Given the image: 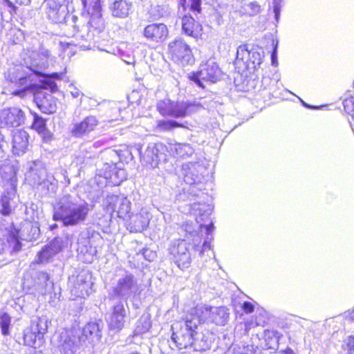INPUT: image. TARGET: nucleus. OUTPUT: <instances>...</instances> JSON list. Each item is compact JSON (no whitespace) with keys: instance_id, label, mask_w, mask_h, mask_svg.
I'll return each instance as SVG.
<instances>
[{"instance_id":"nucleus-61","label":"nucleus","mask_w":354,"mask_h":354,"mask_svg":"<svg viewBox=\"0 0 354 354\" xmlns=\"http://www.w3.org/2000/svg\"><path fill=\"white\" fill-rule=\"evenodd\" d=\"M21 249V243L17 240L15 243V245L14 246V250L15 251H19Z\"/></svg>"},{"instance_id":"nucleus-53","label":"nucleus","mask_w":354,"mask_h":354,"mask_svg":"<svg viewBox=\"0 0 354 354\" xmlns=\"http://www.w3.org/2000/svg\"><path fill=\"white\" fill-rule=\"evenodd\" d=\"M69 87L71 88V94L74 98L78 97L80 95H84L79 89L73 86L72 84L70 85Z\"/></svg>"},{"instance_id":"nucleus-41","label":"nucleus","mask_w":354,"mask_h":354,"mask_svg":"<svg viewBox=\"0 0 354 354\" xmlns=\"http://www.w3.org/2000/svg\"><path fill=\"white\" fill-rule=\"evenodd\" d=\"M115 169V163H104L101 169H98V174L103 176L106 179H109L111 177V174L113 170Z\"/></svg>"},{"instance_id":"nucleus-56","label":"nucleus","mask_w":354,"mask_h":354,"mask_svg":"<svg viewBox=\"0 0 354 354\" xmlns=\"http://www.w3.org/2000/svg\"><path fill=\"white\" fill-rule=\"evenodd\" d=\"M85 257L84 258L83 261L84 262L91 263L93 261V256L90 253L88 254H84Z\"/></svg>"},{"instance_id":"nucleus-22","label":"nucleus","mask_w":354,"mask_h":354,"mask_svg":"<svg viewBox=\"0 0 354 354\" xmlns=\"http://www.w3.org/2000/svg\"><path fill=\"white\" fill-rule=\"evenodd\" d=\"M202 106L196 101L172 102L170 117L183 118L192 113L196 112Z\"/></svg>"},{"instance_id":"nucleus-38","label":"nucleus","mask_w":354,"mask_h":354,"mask_svg":"<svg viewBox=\"0 0 354 354\" xmlns=\"http://www.w3.org/2000/svg\"><path fill=\"white\" fill-rule=\"evenodd\" d=\"M127 174L124 169L118 168L115 169L111 174L110 181L115 185H119L122 181L126 180Z\"/></svg>"},{"instance_id":"nucleus-60","label":"nucleus","mask_w":354,"mask_h":354,"mask_svg":"<svg viewBox=\"0 0 354 354\" xmlns=\"http://www.w3.org/2000/svg\"><path fill=\"white\" fill-rule=\"evenodd\" d=\"M283 354H297L293 350L290 348H287L282 351Z\"/></svg>"},{"instance_id":"nucleus-42","label":"nucleus","mask_w":354,"mask_h":354,"mask_svg":"<svg viewBox=\"0 0 354 354\" xmlns=\"http://www.w3.org/2000/svg\"><path fill=\"white\" fill-rule=\"evenodd\" d=\"M243 8L245 13L249 15L250 16L257 15L260 12L261 10L260 5L256 1L245 3Z\"/></svg>"},{"instance_id":"nucleus-45","label":"nucleus","mask_w":354,"mask_h":354,"mask_svg":"<svg viewBox=\"0 0 354 354\" xmlns=\"http://www.w3.org/2000/svg\"><path fill=\"white\" fill-rule=\"evenodd\" d=\"M1 213L4 216H8L11 212V207L10 205L9 198L3 196L1 199Z\"/></svg>"},{"instance_id":"nucleus-63","label":"nucleus","mask_w":354,"mask_h":354,"mask_svg":"<svg viewBox=\"0 0 354 354\" xmlns=\"http://www.w3.org/2000/svg\"><path fill=\"white\" fill-rule=\"evenodd\" d=\"M81 1H82V3L84 7L86 8L87 6L88 0H81Z\"/></svg>"},{"instance_id":"nucleus-50","label":"nucleus","mask_w":354,"mask_h":354,"mask_svg":"<svg viewBox=\"0 0 354 354\" xmlns=\"http://www.w3.org/2000/svg\"><path fill=\"white\" fill-rule=\"evenodd\" d=\"M243 309L246 313H250L254 310V306L248 301H245L243 304Z\"/></svg>"},{"instance_id":"nucleus-4","label":"nucleus","mask_w":354,"mask_h":354,"mask_svg":"<svg viewBox=\"0 0 354 354\" xmlns=\"http://www.w3.org/2000/svg\"><path fill=\"white\" fill-rule=\"evenodd\" d=\"M139 290V285L135 276L129 271H124L118 275L115 283L111 288L110 299H120L127 306V300L134 297Z\"/></svg>"},{"instance_id":"nucleus-58","label":"nucleus","mask_w":354,"mask_h":354,"mask_svg":"<svg viewBox=\"0 0 354 354\" xmlns=\"http://www.w3.org/2000/svg\"><path fill=\"white\" fill-rule=\"evenodd\" d=\"M26 92V89L24 88V89H21V90H18V91H16L13 93L14 95H19V96H24V93Z\"/></svg>"},{"instance_id":"nucleus-25","label":"nucleus","mask_w":354,"mask_h":354,"mask_svg":"<svg viewBox=\"0 0 354 354\" xmlns=\"http://www.w3.org/2000/svg\"><path fill=\"white\" fill-rule=\"evenodd\" d=\"M207 308L209 311V314L205 317L212 319L217 325H225L229 318L228 310L224 307H210L207 306H197L194 308Z\"/></svg>"},{"instance_id":"nucleus-7","label":"nucleus","mask_w":354,"mask_h":354,"mask_svg":"<svg viewBox=\"0 0 354 354\" xmlns=\"http://www.w3.org/2000/svg\"><path fill=\"white\" fill-rule=\"evenodd\" d=\"M29 170L28 177L33 186H41L48 191H55L57 181L53 176L47 173L41 161L32 162Z\"/></svg>"},{"instance_id":"nucleus-30","label":"nucleus","mask_w":354,"mask_h":354,"mask_svg":"<svg viewBox=\"0 0 354 354\" xmlns=\"http://www.w3.org/2000/svg\"><path fill=\"white\" fill-rule=\"evenodd\" d=\"M18 170L16 160L6 159L0 162V173L3 178L7 180H12Z\"/></svg>"},{"instance_id":"nucleus-5","label":"nucleus","mask_w":354,"mask_h":354,"mask_svg":"<svg viewBox=\"0 0 354 354\" xmlns=\"http://www.w3.org/2000/svg\"><path fill=\"white\" fill-rule=\"evenodd\" d=\"M263 51L248 44L241 45L236 50V65L243 64L250 73L257 71L263 62Z\"/></svg>"},{"instance_id":"nucleus-37","label":"nucleus","mask_w":354,"mask_h":354,"mask_svg":"<svg viewBox=\"0 0 354 354\" xmlns=\"http://www.w3.org/2000/svg\"><path fill=\"white\" fill-rule=\"evenodd\" d=\"M54 256L55 254H51L50 248L46 245L39 252H38L35 261H33L32 264L47 263L48 260Z\"/></svg>"},{"instance_id":"nucleus-10","label":"nucleus","mask_w":354,"mask_h":354,"mask_svg":"<svg viewBox=\"0 0 354 354\" xmlns=\"http://www.w3.org/2000/svg\"><path fill=\"white\" fill-rule=\"evenodd\" d=\"M221 75V71L214 59H209L206 63L201 64L200 70L193 73L191 80L199 87L205 88L203 81L216 82Z\"/></svg>"},{"instance_id":"nucleus-20","label":"nucleus","mask_w":354,"mask_h":354,"mask_svg":"<svg viewBox=\"0 0 354 354\" xmlns=\"http://www.w3.org/2000/svg\"><path fill=\"white\" fill-rule=\"evenodd\" d=\"M125 221L128 230L131 232H140L147 227L150 221V214L146 209H141L138 214H129V217Z\"/></svg>"},{"instance_id":"nucleus-51","label":"nucleus","mask_w":354,"mask_h":354,"mask_svg":"<svg viewBox=\"0 0 354 354\" xmlns=\"http://www.w3.org/2000/svg\"><path fill=\"white\" fill-rule=\"evenodd\" d=\"M143 255L145 258L149 261H152L153 259L156 257V254L148 249L144 250Z\"/></svg>"},{"instance_id":"nucleus-33","label":"nucleus","mask_w":354,"mask_h":354,"mask_svg":"<svg viewBox=\"0 0 354 354\" xmlns=\"http://www.w3.org/2000/svg\"><path fill=\"white\" fill-rule=\"evenodd\" d=\"M184 125L174 120H158L155 129L158 132L171 131L176 127H183Z\"/></svg>"},{"instance_id":"nucleus-57","label":"nucleus","mask_w":354,"mask_h":354,"mask_svg":"<svg viewBox=\"0 0 354 354\" xmlns=\"http://www.w3.org/2000/svg\"><path fill=\"white\" fill-rule=\"evenodd\" d=\"M15 1L19 5H28L31 0H15Z\"/></svg>"},{"instance_id":"nucleus-36","label":"nucleus","mask_w":354,"mask_h":354,"mask_svg":"<svg viewBox=\"0 0 354 354\" xmlns=\"http://www.w3.org/2000/svg\"><path fill=\"white\" fill-rule=\"evenodd\" d=\"M11 326V317L7 313H0V328L1 334L3 336L10 335V327Z\"/></svg>"},{"instance_id":"nucleus-54","label":"nucleus","mask_w":354,"mask_h":354,"mask_svg":"<svg viewBox=\"0 0 354 354\" xmlns=\"http://www.w3.org/2000/svg\"><path fill=\"white\" fill-rule=\"evenodd\" d=\"M10 81L11 82H14V80L12 79H10ZM15 81L19 85L21 86H24L26 84L27 82V77H24V76H19L18 78H17V79L15 78Z\"/></svg>"},{"instance_id":"nucleus-34","label":"nucleus","mask_w":354,"mask_h":354,"mask_svg":"<svg viewBox=\"0 0 354 354\" xmlns=\"http://www.w3.org/2000/svg\"><path fill=\"white\" fill-rule=\"evenodd\" d=\"M151 322L148 315H142L136 322L135 332L137 335L143 334L149 330Z\"/></svg>"},{"instance_id":"nucleus-14","label":"nucleus","mask_w":354,"mask_h":354,"mask_svg":"<svg viewBox=\"0 0 354 354\" xmlns=\"http://www.w3.org/2000/svg\"><path fill=\"white\" fill-rule=\"evenodd\" d=\"M25 120L24 111L18 107L0 110V127L12 128L21 126Z\"/></svg>"},{"instance_id":"nucleus-8","label":"nucleus","mask_w":354,"mask_h":354,"mask_svg":"<svg viewBox=\"0 0 354 354\" xmlns=\"http://www.w3.org/2000/svg\"><path fill=\"white\" fill-rule=\"evenodd\" d=\"M131 201L123 195L109 194L103 200L104 209L112 215L116 213L117 216L123 220H127L131 214Z\"/></svg>"},{"instance_id":"nucleus-47","label":"nucleus","mask_w":354,"mask_h":354,"mask_svg":"<svg viewBox=\"0 0 354 354\" xmlns=\"http://www.w3.org/2000/svg\"><path fill=\"white\" fill-rule=\"evenodd\" d=\"M191 3L190 9L196 12H200L201 10V0H189Z\"/></svg>"},{"instance_id":"nucleus-64","label":"nucleus","mask_w":354,"mask_h":354,"mask_svg":"<svg viewBox=\"0 0 354 354\" xmlns=\"http://www.w3.org/2000/svg\"><path fill=\"white\" fill-rule=\"evenodd\" d=\"M299 100H300V101L301 102L302 104H303L304 106L308 107V108H309V107H310V106H309L307 103H306L304 101H303L301 99H299Z\"/></svg>"},{"instance_id":"nucleus-1","label":"nucleus","mask_w":354,"mask_h":354,"mask_svg":"<svg viewBox=\"0 0 354 354\" xmlns=\"http://www.w3.org/2000/svg\"><path fill=\"white\" fill-rule=\"evenodd\" d=\"M209 314L207 308H192L186 315L180 330L174 332L171 340L180 349L191 346L196 351H205L210 348V342L203 333L196 331L198 326L205 321Z\"/></svg>"},{"instance_id":"nucleus-28","label":"nucleus","mask_w":354,"mask_h":354,"mask_svg":"<svg viewBox=\"0 0 354 354\" xmlns=\"http://www.w3.org/2000/svg\"><path fill=\"white\" fill-rule=\"evenodd\" d=\"M182 29L186 35L197 38L201 34L202 26L190 15H185L182 18Z\"/></svg>"},{"instance_id":"nucleus-62","label":"nucleus","mask_w":354,"mask_h":354,"mask_svg":"<svg viewBox=\"0 0 354 354\" xmlns=\"http://www.w3.org/2000/svg\"><path fill=\"white\" fill-rule=\"evenodd\" d=\"M276 50H274L272 53V55H271V58H272V64L274 65V63H275V59H276Z\"/></svg>"},{"instance_id":"nucleus-27","label":"nucleus","mask_w":354,"mask_h":354,"mask_svg":"<svg viewBox=\"0 0 354 354\" xmlns=\"http://www.w3.org/2000/svg\"><path fill=\"white\" fill-rule=\"evenodd\" d=\"M169 152L178 158L186 159L194 154V149L187 143H169L167 147Z\"/></svg>"},{"instance_id":"nucleus-2","label":"nucleus","mask_w":354,"mask_h":354,"mask_svg":"<svg viewBox=\"0 0 354 354\" xmlns=\"http://www.w3.org/2000/svg\"><path fill=\"white\" fill-rule=\"evenodd\" d=\"M25 50L24 64L34 74L39 77H43L41 81V86L44 89L50 92H55L57 86L55 80L61 78L62 74L53 73L50 75L45 74L44 71L48 68L50 63L54 61L55 56L52 50L46 43H40L37 45L27 47Z\"/></svg>"},{"instance_id":"nucleus-46","label":"nucleus","mask_w":354,"mask_h":354,"mask_svg":"<svg viewBox=\"0 0 354 354\" xmlns=\"http://www.w3.org/2000/svg\"><path fill=\"white\" fill-rule=\"evenodd\" d=\"M281 0H273V12L274 13V17L277 21H278L280 15L281 10Z\"/></svg>"},{"instance_id":"nucleus-29","label":"nucleus","mask_w":354,"mask_h":354,"mask_svg":"<svg viewBox=\"0 0 354 354\" xmlns=\"http://www.w3.org/2000/svg\"><path fill=\"white\" fill-rule=\"evenodd\" d=\"M44 9L49 19L53 23H59L64 19V6L56 3H50L46 0L43 3Z\"/></svg>"},{"instance_id":"nucleus-16","label":"nucleus","mask_w":354,"mask_h":354,"mask_svg":"<svg viewBox=\"0 0 354 354\" xmlns=\"http://www.w3.org/2000/svg\"><path fill=\"white\" fill-rule=\"evenodd\" d=\"M191 212L196 216V221L199 224L201 228L205 227L207 236H209L214 230L213 223L209 225L203 224L202 222H207L212 211V207L207 203H193L190 207Z\"/></svg>"},{"instance_id":"nucleus-15","label":"nucleus","mask_w":354,"mask_h":354,"mask_svg":"<svg viewBox=\"0 0 354 354\" xmlns=\"http://www.w3.org/2000/svg\"><path fill=\"white\" fill-rule=\"evenodd\" d=\"M165 146L162 143H150L141 154V161L146 165L156 167L161 160L165 159Z\"/></svg>"},{"instance_id":"nucleus-35","label":"nucleus","mask_w":354,"mask_h":354,"mask_svg":"<svg viewBox=\"0 0 354 354\" xmlns=\"http://www.w3.org/2000/svg\"><path fill=\"white\" fill-rule=\"evenodd\" d=\"M172 102L169 99H164L158 102L156 108L162 116H169L171 113Z\"/></svg>"},{"instance_id":"nucleus-40","label":"nucleus","mask_w":354,"mask_h":354,"mask_svg":"<svg viewBox=\"0 0 354 354\" xmlns=\"http://www.w3.org/2000/svg\"><path fill=\"white\" fill-rule=\"evenodd\" d=\"M47 245L50 248L51 254L56 255L62 251L64 247V241L62 238L56 237L52 240Z\"/></svg>"},{"instance_id":"nucleus-23","label":"nucleus","mask_w":354,"mask_h":354,"mask_svg":"<svg viewBox=\"0 0 354 354\" xmlns=\"http://www.w3.org/2000/svg\"><path fill=\"white\" fill-rule=\"evenodd\" d=\"M168 29L164 24H151L147 25L143 31V35L147 39L155 41L162 42L167 37Z\"/></svg>"},{"instance_id":"nucleus-31","label":"nucleus","mask_w":354,"mask_h":354,"mask_svg":"<svg viewBox=\"0 0 354 354\" xmlns=\"http://www.w3.org/2000/svg\"><path fill=\"white\" fill-rule=\"evenodd\" d=\"M131 7V3L127 0H115L111 9L114 17L124 18L128 16Z\"/></svg>"},{"instance_id":"nucleus-24","label":"nucleus","mask_w":354,"mask_h":354,"mask_svg":"<svg viewBox=\"0 0 354 354\" xmlns=\"http://www.w3.org/2000/svg\"><path fill=\"white\" fill-rule=\"evenodd\" d=\"M98 120L93 115L86 117L82 122L74 124L71 133L75 137H82L95 130Z\"/></svg>"},{"instance_id":"nucleus-39","label":"nucleus","mask_w":354,"mask_h":354,"mask_svg":"<svg viewBox=\"0 0 354 354\" xmlns=\"http://www.w3.org/2000/svg\"><path fill=\"white\" fill-rule=\"evenodd\" d=\"M89 24L95 29H98L99 30L103 29L104 27V21L102 17V13L97 12L91 15Z\"/></svg>"},{"instance_id":"nucleus-6","label":"nucleus","mask_w":354,"mask_h":354,"mask_svg":"<svg viewBox=\"0 0 354 354\" xmlns=\"http://www.w3.org/2000/svg\"><path fill=\"white\" fill-rule=\"evenodd\" d=\"M48 321L46 317H39L32 320L30 327L24 332V344L32 348L40 347L44 342V335L48 328Z\"/></svg>"},{"instance_id":"nucleus-21","label":"nucleus","mask_w":354,"mask_h":354,"mask_svg":"<svg viewBox=\"0 0 354 354\" xmlns=\"http://www.w3.org/2000/svg\"><path fill=\"white\" fill-rule=\"evenodd\" d=\"M34 101L39 109L44 113L51 114L57 110L55 97L44 91H38L34 95Z\"/></svg>"},{"instance_id":"nucleus-26","label":"nucleus","mask_w":354,"mask_h":354,"mask_svg":"<svg viewBox=\"0 0 354 354\" xmlns=\"http://www.w3.org/2000/svg\"><path fill=\"white\" fill-rule=\"evenodd\" d=\"M28 146V134L26 131L18 129L12 136V151L14 154L21 156L24 154Z\"/></svg>"},{"instance_id":"nucleus-52","label":"nucleus","mask_w":354,"mask_h":354,"mask_svg":"<svg viewBox=\"0 0 354 354\" xmlns=\"http://www.w3.org/2000/svg\"><path fill=\"white\" fill-rule=\"evenodd\" d=\"M41 133H42L43 140L45 142H49L52 140L53 136L50 131L44 129Z\"/></svg>"},{"instance_id":"nucleus-11","label":"nucleus","mask_w":354,"mask_h":354,"mask_svg":"<svg viewBox=\"0 0 354 354\" xmlns=\"http://www.w3.org/2000/svg\"><path fill=\"white\" fill-rule=\"evenodd\" d=\"M82 345L80 335L73 330L62 331L57 337V346L61 354H75Z\"/></svg>"},{"instance_id":"nucleus-13","label":"nucleus","mask_w":354,"mask_h":354,"mask_svg":"<svg viewBox=\"0 0 354 354\" xmlns=\"http://www.w3.org/2000/svg\"><path fill=\"white\" fill-rule=\"evenodd\" d=\"M169 50L172 59L183 66L192 64L194 62L189 46L182 39H176L170 42Z\"/></svg>"},{"instance_id":"nucleus-19","label":"nucleus","mask_w":354,"mask_h":354,"mask_svg":"<svg viewBox=\"0 0 354 354\" xmlns=\"http://www.w3.org/2000/svg\"><path fill=\"white\" fill-rule=\"evenodd\" d=\"M103 324L100 322H89L83 328L82 335H80L83 344L87 346L88 344L94 346L99 343L102 338V328Z\"/></svg>"},{"instance_id":"nucleus-3","label":"nucleus","mask_w":354,"mask_h":354,"mask_svg":"<svg viewBox=\"0 0 354 354\" xmlns=\"http://www.w3.org/2000/svg\"><path fill=\"white\" fill-rule=\"evenodd\" d=\"M53 218L61 221L64 227H74L86 221L90 205L74 194H63L53 205Z\"/></svg>"},{"instance_id":"nucleus-9","label":"nucleus","mask_w":354,"mask_h":354,"mask_svg":"<svg viewBox=\"0 0 354 354\" xmlns=\"http://www.w3.org/2000/svg\"><path fill=\"white\" fill-rule=\"evenodd\" d=\"M195 246L187 243L185 240H178L174 242L169 248V252L173 261L177 266L184 270L188 268L192 263V250Z\"/></svg>"},{"instance_id":"nucleus-55","label":"nucleus","mask_w":354,"mask_h":354,"mask_svg":"<svg viewBox=\"0 0 354 354\" xmlns=\"http://www.w3.org/2000/svg\"><path fill=\"white\" fill-rule=\"evenodd\" d=\"M210 243L209 241H207V240H205L203 244V250L201 251V254L203 252V251H205V250L208 249L209 250L210 249Z\"/></svg>"},{"instance_id":"nucleus-59","label":"nucleus","mask_w":354,"mask_h":354,"mask_svg":"<svg viewBox=\"0 0 354 354\" xmlns=\"http://www.w3.org/2000/svg\"><path fill=\"white\" fill-rule=\"evenodd\" d=\"M185 230L189 233V234H192V232H193V228L191 227V225H189L188 223H186L185 225Z\"/></svg>"},{"instance_id":"nucleus-49","label":"nucleus","mask_w":354,"mask_h":354,"mask_svg":"<svg viewBox=\"0 0 354 354\" xmlns=\"http://www.w3.org/2000/svg\"><path fill=\"white\" fill-rule=\"evenodd\" d=\"M344 109L348 111L354 109V102L353 99H346L343 102Z\"/></svg>"},{"instance_id":"nucleus-17","label":"nucleus","mask_w":354,"mask_h":354,"mask_svg":"<svg viewBox=\"0 0 354 354\" xmlns=\"http://www.w3.org/2000/svg\"><path fill=\"white\" fill-rule=\"evenodd\" d=\"M204 170V167L198 161L184 163L181 168L184 181L189 185L201 183L203 179V171Z\"/></svg>"},{"instance_id":"nucleus-43","label":"nucleus","mask_w":354,"mask_h":354,"mask_svg":"<svg viewBox=\"0 0 354 354\" xmlns=\"http://www.w3.org/2000/svg\"><path fill=\"white\" fill-rule=\"evenodd\" d=\"M342 350L343 354H354V336L351 335L344 341Z\"/></svg>"},{"instance_id":"nucleus-44","label":"nucleus","mask_w":354,"mask_h":354,"mask_svg":"<svg viewBox=\"0 0 354 354\" xmlns=\"http://www.w3.org/2000/svg\"><path fill=\"white\" fill-rule=\"evenodd\" d=\"M32 127L39 133H41L44 129H46V122L44 119L37 114H35Z\"/></svg>"},{"instance_id":"nucleus-32","label":"nucleus","mask_w":354,"mask_h":354,"mask_svg":"<svg viewBox=\"0 0 354 354\" xmlns=\"http://www.w3.org/2000/svg\"><path fill=\"white\" fill-rule=\"evenodd\" d=\"M34 281L36 286L41 288V292H46L47 289L52 288L53 283L50 281L49 274L44 271H39L35 273Z\"/></svg>"},{"instance_id":"nucleus-18","label":"nucleus","mask_w":354,"mask_h":354,"mask_svg":"<svg viewBox=\"0 0 354 354\" xmlns=\"http://www.w3.org/2000/svg\"><path fill=\"white\" fill-rule=\"evenodd\" d=\"M127 310L123 301H116L112 307V313L108 319V325L111 330H121L125 322Z\"/></svg>"},{"instance_id":"nucleus-48","label":"nucleus","mask_w":354,"mask_h":354,"mask_svg":"<svg viewBox=\"0 0 354 354\" xmlns=\"http://www.w3.org/2000/svg\"><path fill=\"white\" fill-rule=\"evenodd\" d=\"M101 13V3L100 0H96L92 6L91 10H88V13L93 15V13Z\"/></svg>"},{"instance_id":"nucleus-12","label":"nucleus","mask_w":354,"mask_h":354,"mask_svg":"<svg viewBox=\"0 0 354 354\" xmlns=\"http://www.w3.org/2000/svg\"><path fill=\"white\" fill-rule=\"evenodd\" d=\"M71 292L77 297H85L92 292V275L88 270H82L76 277L69 278Z\"/></svg>"}]
</instances>
